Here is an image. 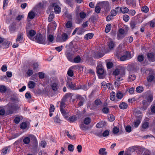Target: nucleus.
<instances>
[{"instance_id": "f257e3e1", "label": "nucleus", "mask_w": 155, "mask_h": 155, "mask_svg": "<svg viewBox=\"0 0 155 155\" xmlns=\"http://www.w3.org/2000/svg\"><path fill=\"white\" fill-rule=\"evenodd\" d=\"M125 74V70L123 67L118 68L113 72V74L115 75V80L119 81L123 80L122 77Z\"/></svg>"}, {"instance_id": "f03ea898", "label": "nucleus", "mask_w": 155, "mask_h": 155, "mask_svg": "<svg viewBox=\"0 0 155 155\" xmlns=\"http://www.w3.org/2000/svg\"><path fill=\"white\" fill-rule=\"evenodd\" d=\"M98 75L100 78H103L105 76L104 71L101 65H98L97 67Z\"/></svg>"}, {"instance_id": "7ed1b4c3", "label": "nucleus", "mask_w": 155, "mask_h": 155, "mask_svg": "<svg viewBox=\"0 0 155 155\" xmlns=\"http://www.w3.org/2000/svg\"><path fill=\"white\" fill-rule=\"evenodd\" d=\"M68 38V36L65 33L63 34L61 36L60 35H58L56 37V41L59 42H63L65 41Z\"/></svg>"}, {"instance_id": "20e7f679", "label": "nucleus", "mask_w": 155, "mask_h": 155, "mask_svg": "<svg viewBox=\"0 0 155 155\" xmlns=\"http://www.w3.org/2000/svg\"><path fill=\"white\" fill-rule=\"evenodd\" d=\"M59 2L56 0L53 2L51 6L54 7V12L56 13H59L61 12V8L59 6Z\"/></svg>"}, {"instance_id": "39448f33", "label": "nucleus", "mask_w": 155, "mask_h": 155, "mask_svg": "<svg viewBox=\"0 0 155 155\" xmlns=\"http://www.w3.org/2000/svg\"><path fill=\"white\" fill-rule=\"evenodd\" d=\"M35 40L36 42L40 44H45V38L42 36L41 34H37Z\"/></svg>"}, {"instance_id": "423d86ee", "label": "nucleus", "mask_w": 155, "mask_h": 155, "mask_svg": "<svg viewBox=\"0 0 155 155\" xmlns=\"http://www.w3.org/2000/svg\"><path fill=\"white\" fill-rule=\"evenodd\" d=\"M10 114V106L9 105L5 106L3 109L0 110V116L7 115Z\"/></svg>"}, {"instance_id": "0eeeda50", "label": "nucleus", "mask_w": 155, "mask_h": 155, "mask_svg": "<svg viewBox=\"0 0 155 155\" xmlns=\"http://www.w3.org/2000/svg\"><path fill=\"white\" fill-rule=\"evenodd\" d=\"M17 103H12L10 104V114L16 113L19 108Z\"/></svg>"}, {"instance_id": "6e6552de", "label": "nucleus", "mask_w": 155, "mask_h": 155, "mask_svg": "<svg viewBox=\"0 0 155 155\" xmlns=\"http://www.w3.org/2000/svg\"><path fill=\"white\" fill-rule=\"evenodd\" d=\"M26 31L27 36L31 40H33V37L35 35L36 32L33 30H28V26L26 27Z\"/></svg>"}, {"instance_id": "1a4fd4ad", "label": "nucleus", "mask_w": 155, "mask_h": 155, "mask_svg": "<svg viewBox=\"0 0 155 155\" xmlns=\"http://www.w3.org/2000/svg\"><path fill=\"white\" fill-rule=\"evenodd\" d=\"M145 98L149 103L151 102L153 99V93L150 91H148L145 93Z\"/></svg>"}, {"instance_id": "9d476101", "label": "nucleus", "mask_w": 155, "mask_h": 155, "mask_svg": "<svg viewBox=\"0 0 155 155\" xmlns=\"http://www.w3.org/2000/svg\"><path fill=\"white\" fill-rule=\"evenodd\" d=\"M147 56L150 61L153 62L155 61V53H148L147 54Z\"/></svg>"}, {"instance_id": "9b49d317", "label": "nucleus", "mask_w": 155, "mask_h": 155, "mask_svg": "<svg viewBox=\"0 0 155 155\" xmlns=\"http://www.w3.org/2000/svg\"><path fill=\"white\" fill-rule=\"evenodd\" d=\"M24 33L23 32L19 33L17 35V38L16 39V42L20 43H21L23 39Z\"/></svg>"}, {"instance_id": "f8f14e48", "label": "nucleus", "mask_w": 155, "mask_h": 155, "mask_svg": "<svg viewBox=\"0 0 155 155\" xmlns=\"http://www.w3.org/2000/svg\"><path fill=\"white\" fill-rule=\"evenodd\" d=\"M12 102L14 103H18L19 102L18 98L17 97V94L14 93L13 94V95H12V97L10 98Z\"/></svg>"}, {"instance_id": "ddd939ff", "label": "nucleus", "mask_w": 155, "mask_h": 155, "mask_svg": "<svg viewBox=\"0 0 155 155\" xmlns=\"http://www.w3.org/2000/svg\"><path fill=\"white\" fill-rule=\"evenodd\" d=\"M76 98L78 99L79 101V102L78 104V106L79 107L83 105L85 101L84 98L79 95L76 96Z\"/></svg>"}, {"instance_id": "4468645a", "label": "nucleus", "mask_w": 155, "mask_h": 155, "mask_svg": "<svg viewBox=\"0 0 155 155\" xmlns=\"http://www.w3.org/2000/svg\"><path fill=\"white\" fill-rule=\"evenodd\" d=\"M142 103L143 106L142 107L143 110H145L147 109V107L149 105L150 103L147 100H143L142 101Z\"/></svg>"}, {"instance_id": "2eb2a0df", "label": "nucleus", "mask_w": 155, "mask_h": 155, "mask_svg": "<svg viewBox=\"0 0 155 155\" xmlns=\"http://www.w3.org/2000/svg\"><path fill=\"white\" fill-rule=\"evenodd\" d=\"M142 117L141 115L139 116V118L137 117L136 121L134 122V126L135 127H137L140 124Z\"/></svg>"}, {"instance_id": "dca6fc26", "label": "nucleus", "mask_w": 155, "mask_h": 155, "mask_svg": "<svg viewBox=\"0 0 155 155\" xmlns=\"http://www.w3.org/2000/svg\"><path fill=\"white\" fill-rule=\"evenodd\" d=\"M108 46L110 49H113L114 47V43L112 40L109 38L108 42Z\"/></svg>"}, {"instance_id": "f3484780", "label": "nucleus", "mask_w": 155, "mask_h": 155, "mask_svg": "<svg viewBox=\"0 0 155 155\" xmlns=\"http://www.w3.org/2000/svg\"><path fill=\"white\" fill-rule=\"evenodd\" d=\"M67 85L68 87L73 89H74V88L75 85V84H73L72 82L69 81L67 82Z\"/></svg>"}, {"instance_id": "a211bd4d", "label": "nucleus", "mask_w": 155, "mask_h": 155, "mask_svg": "<svg viewBox=\"0 0 155 155\" xmlns=\"http://www.w3.org/2000/svg\"><path fill=\"white\" fill-rule=\"evenodd\" d=\"M106 150L105 148H101L99 150V154L101 155H106L107 152L106 151Z\"/></svg>"}, {"instance_id": "6ab92c4d", "label": "nucleus", "mask_w": 155, "mask_h": 155, "mask_svg": "<svg viewBox=\"0 0 155 155\" xmlns=\"http://www.w3.org/2000/svg\"><path fill=\"white\" fill-rule=\"evenodd\" d=\"M149 123L148 120H144L142 124V127L144 129L147 128L148 127Z\"/></svg>"}, {"instance_id": "aec40b11", "label": "nucleus", "mask_w": 155, "mask_h": 155, "mask_svg": "<svg viewBox=\"0 0 155 155\" xmlns=\"http://www.w3.org/2000/svg\"><path fill=\"white\" fill-rule=\"evenodd\" d=\"M52 89L54 91H56L58 89V84L56 83H53L50 85Z\"/></svg>"}, {"instance_id": "412c9836", "label": "nucleus", "mask_w": 155, "mask_h": 155, "mask_svg": "<svg viewBox=\"0 0 155 155\" xmlns=\"http://www.w3.org/2000/svg\"><path fill=\"white\" fill-rule=\"evenodd\" d=\"M129 11V9L125 6L121 7V12L123 14L126 13Z\"/></svg>"}, {"instance_id": "4be33fe9", "label": "nucleus", "mask_w": 155, "mask_h": 155, "mask_svg": "<svg viewBox=\"0 0 155 155\" xmlns=\"http://www.w3.org/2000/svg\"><path fill=\"white\" fill-rule=\"evenodd\" d=\"M131 58L130 55H124L121 57L120 60L121 61H124L127 59H129Z\"/></svg>"}, {"instance_id": "5701e85b", "label": "nucleus", "mask_w": 155, "mask_h": 155, "mask_svg": "<svg viewBox=\"0 0 155 155\" xmlns=\"http://www.w3.org/2000/svg\"><path fill=\"white\" fill-rule=\"evenodd\" d=\"M80 127L82 130L84 131H86L89 129L88 126H86L84 124H81L80 125Z\"/></svg>"}, {"instance_id": "b1692460", "label": "nucleus", "mask_w": 155, "mask_h": 155, "mask_svg": "<svg viewBox=\"0 0 155 155\" xmlns=\"http://www.w3.org/2000/svg\"><path fill=\"white\" fill-rule=\"evenodd\" d=\"M128 106L127 104L126 103L122 102L119 105V107L120 109H126Z\"/></svg>"}, {"instance_id": "393cba45", "label": "nucleus", "mask_w": 155, "mask_h": 155, "mask_svg": "<svg viewBox=\"0 0 155 155\" xmlns=\"http://www.w3.org/2000/svg\"><path fill=\"white\" fill-rule=\"evenodd\" d=\"M35 83L33 81H29L28 84V86L29 88L33 89L34 88L35 85Z\"/></svg>"}, {"instance_id": "a878e982", "label": "nucleus", "mask_w": 155, "mask_h": 155, "mask_svg": "<svg viewBox=\"0 0 155 155\" xmlns=\"http://www.w3.org/2000/svg\"><path fill=\"white\" fill-rule=\"evenodd\" d=\"M105 124L106 123L104 121L100 122L97 124L96 127L97 128H101L103 127Z\"/></svg>"}, {"instance_id": "bb28decb", "label": "nucleus", "mask_w": 155, "mask_h": 155, "mask_svg": "<svg viewBox=\"0 0 155 155\" xmlns=\"http://www.w3.org/2000/svg\"><path fill=\"white\" fill-rule=\"evenodd\" d=\"M103 55L104 54H103L100 52H97L94 53V57L97 58H99L102 57Z\"/></svg>"}, {"instance_id": "cd10ccee", "label": "nucleus", "mask_w": 155, "mask_h": 155, "mask_svg": "<svg viewBox=\"0 0 155 155\" xmlns=\"http://www.w3.org/2000/svg\"><path fill=\"white\" fill-rule=\"evenodd\" d=\"M93 35L92 33H88L85 35L84 38L87 40L90 39L93 37Z\"/></svg>"}, {"instance_id": "c85d7f7f", "label": "nucleus", "mask_w": 155, "mask_h": 155, "mask_svg": "<svg viewBox=\"0 0 155 155\" xmlns=\"http://www.w3.org/2000/svg\"><path fill=\"white\" fill-rule=\"evenodd\" d=\"M91 121V119L90 117H87L84 118V124L86 125L88 124Z\"/></svg>"}, {"instance_id": "c756f323", "label": "nucleus", "mask_w": 155, "mask_h": 155, "mask_svg": "<svg viewBox=\"0 0 155 155\" xmlns=\"http://www.w3.org/2000/svg\"><path fill=\"white\" fill-rule=\"evenodd\" d=\"M101 4L103 7L107 8L109 5V2L107 1H103L101 2Z\"/></svg>"}, {"instance_id": "7c9ffc66", "label": "nucleus", "mask_w": 155, "mask_h": 155, "mask_svg": "<svg viewBox=\"0 0 155 155\" xmlns=\"http://www.w3.org/2000/svg\"><path fill=\"white\" fill-rule=\"evenodd\" d=\"M47 39L49 42L51 43L54 40V36L50 34L48 35Z\"/></svg>"}, {"instance_id": "2f4dec72", "label": "nucleus", "mask_w": 155, "mask_h": 155, "mask_svg": "<svg viewBox=\"0 0 155 155\" xmlns=\"http://www.w3.org/2000/svg\"><path fill=\"white\" fill-rule=\"evenodd\" d=\"M74 61L76 63H80L81 61V57L80 56L78 55L75 57L74 59Z\"/></svg>"}, {"instance_id": "473e14b6", "label": "nucleus", "mask_w": 155, "mask_h": 155, "mask_svg": "<svg viewBox=\"0 0 155 155\" xmlns=\"http://www.w3.org/2000/svg\"><path fill=\"white\" fill-rule=\"evenodd\" d=\"M136 78V76L134 74L130 75L128 79V81H134Z\"/></svg>"}, {"instance_id": "72a5a7b5", "label": "nucleus", "mask_w": 155, "mask_h": 155, "mask_svg": "<svg viewBox=\"0 0 155 155\" xmlns=\"http://www.w3.org/2000/svg\"><path fill=\"white\" fill-rule=\"evenodd\" d=\"M115 97V93L114 92L112 91L110 94V99L111 100L114 101Z\"/></svg>"}, {"instance_id": "f704fd0d", "label": "nucleus", "mask_w": 155, "mask_h": 155, "mask_svg": "<svg viewBox=\"0 0 155 155\" xmlns=\"http://www.w3.org/2000/svg\"><path fill=\"white\" fill-rule=\"evenodd\" d=\"M143 88L141 86H139L137 87L136 89V91L138 93H140L143 91Z\"/></svg>"}, {"instance_id": "c9c22d12", "label": "nucleus", "mask_w": 155, "mask_h": 155, "mask_svg": "<svg viewBox=\"0 0 155 155\" xmlns=\"http://www.w3.org/2000/svg\"><path fill=\"white\" fill-rule=\"evenodd\" d=\"M54 123L57 124H60L61 121L59 119L58 115H57L54 118Z\"/></svg>"}, {"instance_id": "e433bc0d", "label": "nucleus", "mask_w": 155, "mask_h": 155, "mask_svg": "<svg viewBox=\"0 0 155 155\" xmlns=\"http://www.w3.org/2000/svg\"><path fill=\"white\" fill-rule=\"evenodd\" d=\"M111 25L110 24H108L107 25L105 29V31L106 33L109 32L111 29Z\"/></svg>"}, {"instance_id": "4c0bfd02", "label": "nucleus", "mask_w": 155, "mask_h": 155, "mask_svg": "<svg viewBox=\"0 0 155 155\" xmlns=\"http://www.w3.org/2000/svg\"><path fill=\"white\" fill-rule=\"evenodd\" d=\"M28 16L30 19H33L35 16L34 13L33 12H30L28 14Z\"/></svg>"}, {"instance_id": "58836bf2", "label": "nucleus", "mask_w": 155, "mask_h": 155, "mask_svg": "<svg viewBox=\"0 0 155 155\" xmlns=\"http://www.w3.org/2000/svg\"><path fill=\"white\" fill-rule=\"evenodd\" d=\"M20 127L22 129H25L27 127V124L26 123L22 122L20 125Z\"/></svg>"}, {"instance_id": "ea45409f", "label": "nucleus", "mask_w": 155, "mask_h": 155, "mask_svg": "<svg viewBox=\"0 0 155 155\" xmlns=\"http://www.w3.org/2000/svg\"><path fill=\"white\" fill-rule=\"evenodd\" d=\"M73 1V0H64V2L71 7H72L73 6L72 3Z\"/></svg>"}, {"instance_id": "a19ab883", "label": "nucleus", "mask_w": 155, "mask_h": 155, "mask_svg": "<svg viewBox=\"0 0 155 155\" xmlns=\"http://www.w3.org/2000/svg\"><path fill=\"white\" fill-rule=\"evenodd\" d=\"M23 142L25 144H28L30 142V138L28 137H25L23 140Z\"/></svg>"}, {"instance_id": "79ce46f5", "label": "nucleus", "mask_w": 155, "mask_h": 155, "mask_svg": "<svg viewBox=\"0 0 155 155\" xmlns=\"http://www.w3.org/2000/svg\"><path fill=\"white\" fill-rule=\"evenodd\" d=\"M66 27L67 28H70L72 26V23L71 21H68L66 23Z\"/></svg>"}, {"instance_id": "37998d69", "label": "nucleus", "mask_w": 155, "mask_h": 155, "mask_svg": "<svg viewBox=\"0 0 155 155\" xmlns=\"http://www.w3.org/2000/svg\"><path fill=\"white\" fill-rule=\"evenodd\" d=\"M119 33L126 36L127 34V32L125 31L124 29L120 28L119 30Z\"/></svg>"}, {"instance_id": "c03bdc74", "label": "nucleus", "mask_w": 155, "mask_h": 155, "mask_svg": "<svg viewBox=\"0 0 155 155\" xmlns=\"http://www.w3.org/2000/svg\"><path fill=\"white\" fill-rule=\"evenodd\" d=\"M7 74V76H4L2 77V78H3V80L5 81H7V78H10V71H7L6 72Z\"/></svg>"}, {"instance_id": "a18cd8bd", "label": "nucleus", "mask_w": 155, "mask_h": 155, "mask_svg": "<svg viewBox=\"0 0 155 155\" xmlns=\"http://www.w3.org/2000/svg\"><path fill=\"white\" fill-rule=\"evenodd\" d=\"M54 18V13L52 12H51L48 18V21L49 22L51 21Z\"/></svg>"}, {"instance_id": "49530a36", "label": "nucleus", "mask_w": 155, "mask_h": 155, "mask_svg": "<svg viewBox=\"0 0 155 155\" xmlns=\"http://www.w3.org/2000/svg\"><path fill=\"white\" fill-rule=\"evenodd\" d=\"M6 88L5 86L2 85L0 86V91L1 92H5L6 91Z\"/></svg>"}, {"instance_id": "de8ad7c7", "label": "nucleus", "mask_w": 155, "mask_h": 155, "mask_svg": "<svg viewBox=\"0 0 155 155\" xmlns=\"http://www.w3.org/2000/svg\"><path fill=\"white\" fill-rule=\"evenodd\" d=\"M116 97L118 99H120L122 98L123 94L120 92H118L117 93Z\"/></svg>"}, {"instance_id": "09e8293b", "label": "nucleus", "mask_w": 155, "mask_h": 155, "mask_svg": "<svg viewBox=\"0 0 155 155\" xmlns=\"http://www.w3.org/2000/svg\"><path fill=\"white\" fill-rule=\"evenodd\" d=\"M138 61L139 62L142 61L144 60V56L143 55H139L137 57Z\"/></svg>"}, {"instance_id": "8fccbe9b", "label": "nucleus", "mask_w": 155, "mask_h": 155, "mask_svg": "<svg viewBox=\"0 0 155 155\" xmlns=\"http://www.w3.org/2000/svg\"><path fill=\"white\" fill-rule=\"evenodd\" d=\"M70 96V94H66L62 98L61 101L65 102L66 101V100L68 97Z\"/></svg>"}, {"instance_id": "3c124183", "label": "nucleus", "mask_w": 155, "mask_h": 155, "mask_svg": "<svg viewBox=\"0 0 155 155\" xmlns=\"http://www.w3.org/2000/svg\"><path fill=\"white\" fill-rule=\"evenodd\" d=\"M8 150V148L7 147H5L2 149L1 150V153L2 155H5L7 153V150Z\"/></svg>"}, {"instance_id": "603ef678", "label": "nucleus", "mask_w": 155, "mask_h": 155, "mask_svg": "<svg viewBox=\"0 0 155 155\" xmlns=\"http://www.w3.org/2000/svg\"><path fill=\"white\" fill-rule=\"evenodd\" d=\"M67 74L68 76L72 77L74 75L73 71L71 69H69L68 71Z\"/></svg>"}, {"instance_id": "864d4df0", "label": "nucleus", "mask_w": 155, "mask_h": 155, "mask_svg": "<svg viewBox=\"0 0 155 155\" xmlns=\"http://www.w3.org/2000/svg\"><path fill=\"white\" fill-rule=\"evenodd\" d=\"M130 19L129 16L127 15H124L123 16V19L125 21H128Z\"/></svg>"}, {"instance_id": "5fc2aeb1", "label": "nucleus", "mask_w": 155, "mask_h": 155, "mask_svg": "<svg viewBox=\"0 0 155 155\" xmlns=\"http://www.w3.org/2000/svg\"><path fill=\"white\" fill-rule=\"evenodd\" d=\"M108 117L109 120L110 121H113L115 120L114 117L113 115H109Z\"/></svg>"}, {"instance_id": "6e6d98bb", "label": "nucleus", "mask_w": 155, "mask_h": 155, "mask_svg": "<svg viewBox=\"0 0 155 155\" xmlns=\"http://www.w3.org/2000/svg\"><path fill=\"white\" fill-rule=\"evenodd\" d=\"M52 25L54 26V27L53 28L54 29L56 28V24L55 22L54 21H53L52 23L49 24L48 25V27H51Z\"/></svg>"}, {"instance_id": "4d7b16f0", "label": "nucleus", "mask_w": 155, "mask_h": 155, "mask_svg": "<svg viewBox=\"0 0 155 155\" xmlns=\"http://www.w3.org/2000/svg\"><path fill=\"white\" fill-rule=\"evenodd\" d=\"M68 149L69 151L73 152L74 150V146L72 144H69L68 146Z\"/></svg>"}, {"instance_id": "13d9d810", "label": "nucleus", "mask_w": 155, "mask_h": 155, "mask_svg": "<svg viewBox=\"0 0 155 155\" xmlns=\"http://www.w3.org/2000/svg\"><path fill=\"white\" fill-rule=\"evenodd\" d=\"M20 118L19 117H16L14 120V122L16 124H18L20 121Z\"/></svg>"}, {"instance_id": "bf43d9fd", "label": "nucleus", "mask_w": 155, "mask_h": 155, "mask_svg": "<svg viewBox=\"0 0 155 155\" xmlns=\"http://www.w3.org/2000/svg\"><path fill=\"white\" fill-rule=\"evenodd\" d=\"M79 15L80 17L81 18L84 19L85 17L86 16V14L84 12H82L80 13Z\"/></svg>"}, {"instance_id": "052dcab7", "label": "nucleus", "mask_w": 155, "mask_h": 155, "mask_svg": "<svg viewBox=\"0 0 155 155\" xmlns=\"http://www.w3.org/2000/svg\"><path fill=\"white\" fill-rule=\"evenodd\" d=\"M154 76L153 75H150L147 78L148 81L151 82L154 79Z\"/></svg>"}, {"instance_id": "680f3d73", "label": "nucleus", "mask_w": 155, "mask_h": 155, "mask_svg": "<svg viewBox=\"0 0 155 155\" xmlns=\"http://www.w3.org/2000/svg\"><path fill=\"white\" fill-rule=\"evenodd\" d=\"M101 8L99 6H96L95 8V11L97 13H99L101 11Z\"/></svg>"}, {"instance_id": "e2e57ef3", "label": "nucleus", "mask_w": 155, "mask_h": 155, "mask_svg": "<svg viewBox=\"0 0 155 155\" xmlns=\"http://www.w3.org/2000/svg\"><path fill=\"white\" fill-rule=\"evenodd\" d=\"M119 131V129L117 127H115L113 128V132L114 134H116L118 133Z\"/></svg>"}, {"instance_id": "0e129e2a", "label": "nucleus", "mask_w": 155, "mask_h": 155, "mask_svg": "<svg viewBox=\"0 0 155 155\" xmlns=\"http://www.w3.org/2000/svg\"><path fill=\"white\" fill-rule=\"evenodd\" d=\"M102 111L104 114H107L109 111V109L107 107H104L102 109Z\"/></svg>"}, {"instance_id": "69168bd1", "label": "nucleus", "mask_w": 155, "mask_h": 155, "mask_svg": "<svg viewBox=\"0 0 155 155\" xmlns=\"http://www.w3.org/2000/svg\"><path fill=\"white\" fill-rule=\"evenodd\" d=\"M67 57L70 61L71 62L73 61V58L72 57V55L70 53H68L67 54Z\"/></svg>"}, {"instance_id": "338daca9", "label": "nucleus", "mask_w": 155, "mask_h": 155, "mask_svg": "<svg viewBox=\"0 0 155 155\" xmlns=\"http://www.w3.org/2000/svg\"><path fill=\"white\" fill-rule=\"evenodd\" d=\"M125 130L127 132H130L131 131V126L129 125H127L125 127Z\"/></svg>"}, {"instance_id": "774afa93", "label": "nucleus", "mask_w": 155, "mask_h": 155, "mask_svg": "<svg viewBox=\"0 0 155 155\" xmlns=\"http://www.w3.org/2000/svg\"><path fill=\"white\" fill-rule=\"evenodd\" d=\"M136 13L135 11L134 10H130L129 11V14L131 16L134 15Z\"/></svg>"}]
</instances>
